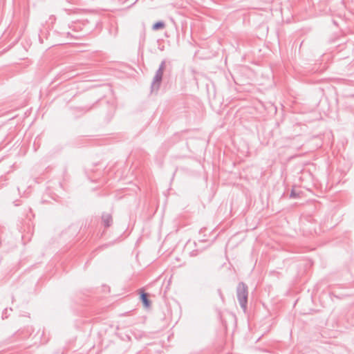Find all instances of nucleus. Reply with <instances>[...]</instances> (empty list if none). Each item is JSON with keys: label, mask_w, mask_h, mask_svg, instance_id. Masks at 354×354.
<instances>
[{"label": "nucleus", "mask_w": 354, "mask_h": 354, "mask_svg": "<svg viewBox=\"0 0 354 354\" xmlns=\"http://www.w3.org/2000/svg\"><path fill=\"white\" fill-rule=\"evenodd\" d=\"M239 298L241 305L244 307L247 301V292L244 287H243L242 290L239 292Z\"/></svg>", "instance_id": "1"}, {"label": "nucleus", "mask_w": 354, "mask_h": 354, "mask_svg": "<svg viewBox=\"0 0 354 354\" xmlns=\"http://www.w3.org/2000/svg\"><path fill=\"white\" fill-rule=\"evenodd\" d=\"M102 222L105 227H109L112 223V216L109 214H103Z\"/></svg>", "instance_id": "2"}, {"label": "nucleus", "mask_w": 354, "mask_h": 354, "mask_svg": "<svg viewBox=\"0 0 354 354\" xmlns=\"http://www.w3.org/2000/svg\"><path fill=\"white\" fill-rule=\"evenodd\" d=\"M148 295L147 293L142 292L140 295L141 300L143 303V305L146 308H149L150 306V301L147 298Z\"/></svg>", "instance_id": "3"}, {"label": "nucleus", "mask_w": 354, "mask_h": 354, "mask_svg": "<svg viewBox=\"0 0 354 354\" xmlns=\"http://www.w3.org/2000/svg\"><path fill=\"white\" fill-rule=\"evenodd\" d=\"M165 27V24L164 22H162V21H158L156 23H155L153 25V30H158L159 29H162Z\"/></svg>", "instance_id": "4"}]
</instances>
